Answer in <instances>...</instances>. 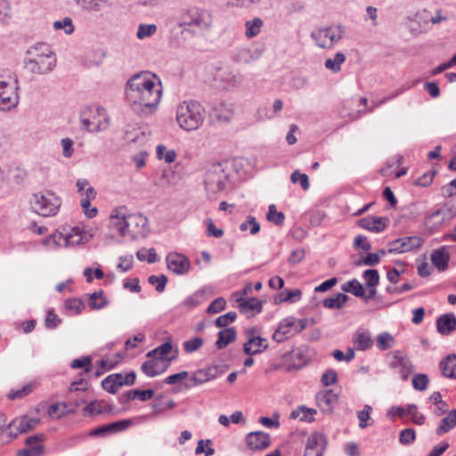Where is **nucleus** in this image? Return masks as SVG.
Instances as JSON below:
<instances>
[{
	"label": "nucleus",
	"mask_w": 456,
	"mask_h": 456,
	"mask_svg": "<svg viewBox=\"0 0 456 456\" xmlns=\"http://www.w3.org/2000/svg\"><path fill=\"white\" fill-rule=\"evenodd\" d=\"M128 234L132 238L137 236L145 237L149 231L148 218L142 214H131L127 216Z\"/></svg>",
	"instance_id": "18"
},
{
	"label": "nucleus",
	"mask_w": 456,
	"mask_h": 456,
	"mask_svg": "<svg viewBox=\"0 0 456 456\" xmlns=\"http://www.w3.org/2000/svg\"><path fill=\"white\" fill-rule=\"evenodd\" d=\"M126 207H121L112 211L110 215L111 225L114 226L122 236L128 234L127 216L125 213Z\"/></svg>",
	"instance_id": "24"
},
{
	"label": "nucleus",
	"mask_w": 456,
	"mask_h": 456,
	"mask_svg": "<svg viewBox=\"0 0 456 456\" xmlns=\"http://www.w3.org/2000/svg\"><path fill=\"white\" fill-rule=\"evenodd\" d=\"M388 218L384 216H366L357 221L358 225L365 230L380 232L386 229L388 224Z\"/></svg>",
	"instance_id": "20"
},
{
	"label": "nucleus",
	"mask_w": 456,
	"mask_h": 456,
	"mask_svg": "<svg viewBox=\"0 0 456 456\" xmlns=\"http://www.w3.org/2000/svg\"><path fill=\"white\" fill-rule=\"evenodd\" d=\"M226 306V301L224 297H217L212 301L207 309V313L213 314L223 311Z\"/></svg>",
	"instance_id": "61"
},
{
	"label": "nucleus",
	"mask_w": 456,
	"mask_h": 456,
	"mask_svg": "<svg viewBox=\"0 0 456 456\" xmlns=\"http://www.w3.org/2000/svg\"><path fill=\"white\" fill-rule=\"evenodd\" d=\"M154 396V390L152 389H134L128 391V397L135 400L139 398L142 402H146Z\"/></svg>",
	"instance_id": "46"
},
{
	"label": "nucleus",
	"mask_w": 456,
	"mask_h": 456,
	"mask_svg": "<svg viewBox=\"0 0 456 456\" xmlns=\"http://www.w3.org/2000/svg\"><path fill=\"white\" fill-rule=\"evenodd\" d=\"M437 330L442 335H449L456 330V317L453 314H444L436 320Z\"/></svg>",
	"instance_id": "26"
},
{
	"label": "nucleus",
	"mask_w": 456,
	"mask_h": 456,
	"mask_svg": "<svg viewBox=\"0 0 456 456\" xmlns=\"http://www.w3.org/2000/svg\"><path fill=\"white\" fill-rule=\"evenodd\" d=\"M51 243L55 246H61L64 244V246L67 247L69 243V237L64 236L61 232H55L45 240V244L50 245Z\"/></svg>",
	"instance_id": "50"
},
{
	"label": "nucleus",
	"mask_w": 456,
	"mask_h": 456,
	"mask_svg": "<svg viewBox=\"0 0 456 456\" xmlns=\"http://www.w3.org/2000/svg\"><path fill=\"white\" fill-rule=\"evenodd\" d=\"M338 397L332 390L320 392L316 395L318 406L323 412L332 413L334 404L338 402Z\"/></svg>",
	"instance_id": "23"
},
{
	"label": "nucleus",
	"mask_w": 456,
	"mask_h": 456,
	"mask_svg": "<svg viewBox=\"0 0 456 456\" xmlns=\"http://www.w3.org/2000/svg\"><path fill=\"white\" fill-rule=\"evenodd\" d=\"M67 310L72 311L75 314H79L85 309L86 305L80 298H68L64 302Z\"/></svg>",
	"instance_id": "43"
},
{
	"label": "nucleus",
	"mask_w": 456,
	"mask_h": 456,
	"mask_svg": "<svg viewBox=\"0 0 456 456\" xmlns=\"http://www.w3.org/2000/svg\"><path fill=\"white\" fill-rule=\"evenodd\" d=\"M262 55V50L258 48L248 49L242 48L238 51L234 59L239 63L248 64L252 61L258 60Z\"/></svg>",
	"instance_id": "29"
},
{
	"label": "nucleus",
	"mask_w": 456,
	"mask_h": 456,
	"mask_svg": "<svg viewBox=\"0 0 456 456\" xmlns=\"http://www.w3.org/2000/svg\"><path fill=\"white\" fill-rule=\"evenodd\" d=\"M226 167L227 163H215L205 173L204 184L209 196L225 190L229 180Z\"/></svg>",
	"instance_id": "5"
},
{
	"label": "nucleus",
	"mask_w": 456,
	"mask_h": 456,
	"mask_svg": "<svg viewBox=\"0 0 456 456\" xmlns=\"http://www.w3.org/2000/svg\"><path fill=\"white\" fill-rule=\"evenodd\" d=\"M44 439L43 434L28 436L25 441L26 447L18 451L17 456H42L45 452Z\"/></svg>",
	"instance_id": "17"
},
{
	"label": "nucleus",
	"mask_w": 456,
	"mask_h": 456,
	"mask_svg": "<svg viewBox=\"0 0 456 456\" xmlns=\"http://www.w3.org/2000/svg\"><path fill=\"white\" fill-rule=\"evenodd\" d=\"M345 30L341 26H328L314 28L311 33V37L318 47L330 49L342 39Z\"/></svg>",
	"instance_id": "8"
},
{
	"label": "nucleus",
	"mask_w": 456,
	"mask_h": 456,
	"mask_svg": "<svg viewBox=\"0 0 456 456\" xmlns=\"http://www.w3.org/2000/svg\"><path fill=\"white\" fill-rule=\"evenodd\" d=\"M61 323V319L54 313L53 310L47 312L45 318V327L49 330H53Z\"/></svg>",
	"instance_id": "64"
},
{
	"label": "nucleus",
	"mask_w": 456,
	"mask_h": 456,
	"mask_svg": "<svg viewBox=\"0 0 456 456\" xmlns=\"http://www.w3.org/2000/svg\"><path fill=\"white\" fill-rule=\"evenodd\" d=\"M157 32V26L155 24H140L136 32L139 39H143L153 36Z\"/></svg>",
	"instance_id": "48"
},
{
	"label": "nucleus",
	"mask_w": 456,
	"mask_h": 456,
	"mask_svg": "<svg viewBox=\"0 0 456 456\" xmlns=\"http://www.w3.org/2000/svg\"><path fill=\"white\" fill-rule=\"evenodd\" d=\"M202 345L203 339L200 337H196L192 339L185 340L183 344V346L185 353L191 354L199 350Z\"/></svg>",
	"instance_id": "51"
},
{
	"label": "nucleus",
	"mask_w": 456,
	"mask_h": 456,
	"mask_svg": "<svg viewBox=\"0 0 456 456\" xmlns=\"http://www.w3.org/2000/svg\"><path fill=\"white\" fill-rule=\"evenodd\" d=\"M305 350L306 349H305L303 347H298L296 350H293L291 352L292 359L293 360H298L300 362H298V363L293 362V363L289 364L287 369H286V370L288 372L300 370L304 366L306 365L308 360H307V358L305 355Z\"/></svg>",
	"instance_id": "34"
},
{
	"label": "nucleus",
	"mask_w": 456,
	"mask_h": 456,
	"mask_svg": "<svg viewBox=\"0 0 456 456\" xmlns=\"http://www.w3.org/2000/svg\"><path fill=\"white\" fill-rule=\"evenodd\" d=\"M236 301L238 303L240 313L247 315L248 318L254 315V314H250L251 312H256L257 314L262 312L263 302L256 297L245 299L242 297H240Z\"/></svg>",
	"instance_id": "22"
},
{
	"label": "nucleus",
	"mask_w": 456,
	"mask_h": 456,
	"mask_svg": "<svg viewBox=\"0 0 456 456\" xmlns=\"http://www.w3.org/2000/svg\"><path fill=\"white\" fill-rule=\"evenodd\" d=\"M346 294L338 292L333 297H327L322 301V305L329 309H340L348 301Z\"/></svg>",
	"instance_id": "33"
},
{
	"label": "nucleus",
	"mask_w": 456,
	"mask_h": 456,
	"mask_svg": "<svg viewBox=\"0 0 456 456\" xmlns=\"http://www.w3.org/2000/svg\"><path fill=\"white\" fill-rule=\"evenodd\" d=\"M442 374L449 379H456V354H449L439 363Z\"/></svg>",
	"instance_id": "30"
},
{
	"label": "nucleus",
	"mask_w": 456,
	"mask_h": 456,
	"mask_svg": "<svg viewBox=\"0 0 456 456\" xmlns=\"http://www.w3.org/2000/svg\"><path fill=\"white\" fill-rule=\"evenodd\" d=\"M94 112L97 116H102L105 114V109L99 106L95 108L94 106H86L80 112V120L83 124V127L90 133L98 132L100 130V121L92 127V126L95 124L94 119L96 117Z\"/></svg>",
	"instance_id": "16"
},
{
	"label": "nucleus",
	"mask_w": 456,
	"mask_h": 456,
	"mask_svg": "<svg viewBox=\"0 0 456 456\" xmlns=\"http://www.w3.org/2000/svg\"><path fill=\"white\" fill-rule=\"evenodd\" d=\"M38 423L39 419L22 416L21 418L12 420L7 426L5 432H7L11 438H16L19 434L34 429Z\"/></svg>",
	"instance_id": "12"
},
{
	"label": "nucleus",
	"mask_w": 456,
	"mask_h": 456,
	"mask_svg": "<svg viewBox=\"0 0 456 456\" xmlns=\"http://www.w3.org/2000/svg\"><path fill=\"white\" fill-rule=\"evenodd\" d=\"M237 338V331L234 327L226 328L217 333L216 346L217 349H224L229 344L234 342Z\"/></svg>",
	"instance_id": "28"
},
{
	"label": "nucleus",
	"mask_w": 456,
	"mask_h": 456,
	"mask_svg": "<svg viewBox=\"0 0 456 456\" xmlns=\"http://www.w3.org/2000/svg\"><path fill=\"white\" fill-rule=\"evenodd\" d=\"M148 282L151 285L156 284V290L158 292H162L165 290L166 285L167 283V277L165 274L151 275L148 278Z\"/></svg>",
	"instance_id": "55"
},
{
	"label": "nucleus",
	"mask_w": 456,
	"mask_h": 456,
	"mask_svg": "<svg viewBox=\"0 0 456 456\" xmlns=\"http://www.w3.org/2000/svg\"><path fill=\"white\" fill-rule=\"evenodd\" d=\"M53 28L56 30L64 28L67 35H70L74 32V26L72 20L69 17H65L62 20H56L53 23Z\"/></svg>",
	"instance_id": "58"
},
{
	"label": "nucleus",
	"mask_w": 456,
	"mask_h": 456,
	"mask_svg": "<svg viewBox=\"0 0 456 456\" xmlns=\"http://www.w3.org/2000/svg\"><path fill=\"white\" fill-rule=\"evenodd\" d=\"M328 444V439L322 433H313L306 441L304 456H322Z\"/></svg>",
	"instance_id": "15"
},
{
	"label": "nucleus",
	"mask_w": 456,
	"mask_h": 456,
	"mask_svg": "<svg viewBox=\"0 0 456 456\" xmlns=\"http://www.w3.org/2000/svg\"><path fill=\"white\" fill-rule=\"evenodd\" d=\"M432 264L439 270L444 271L448 268L450 255L447 252L446 247L442 246L435 249L431 254Z\"/></svg>",
	"instance_id": "27"
},
{
	"label": "nucleus",
	"mask_w": 456,
	"mask_h": 456,
	"mask_svg": "<svg viewBox=\"0 0 456 456\" xmlns=\"http://www.w3.org/2000/svg\"><path fill=\"white\" fill-rule=\"evenodd\" d=\"M407 414L411 416V419L415 424L423 425L425 423V416L417 411V406L415 404L408 405Z\"/></svg>",
	"instance_id": "63"
},
{
	"label": "nucleus",
	"mask_w": 456,
	"mask_h": 456,
	"mask_svg": "<svg viewBox=\"0 0 456 456\" xmlns=\"http://www.w3.org/2000/svg\"><path fill=\"white\" fill-rule=\"evenodd\" d=\"M28 57L24 62L26 67L33 73L44 75L51 72L56 66L55 54L45 44H40L28 51Z\"/></svg>",
	"instance_id": "3"
},
{
	"label": "nucleus",
	"mask_w": 456,
	"mask_h": 456,
	"mask_svg": "<svg viewBox=\"0 0 456 456\" xmlns=\"http://www.w3.org/2000/svg\"><path fill=\"white\" fill-rule=\"evenodd\" d=\"M264 25V21L260 18H254L251 20H248L246 26V36L248 38H252L260 33L261 28Z\"/></svg>",
	"instance_id": "41"
},
{
	"label": "nucleus",
	"mask_w": 456,
	"mask_h": 456,
	"mask_svg": "<svg viewBox=\"0 0 456 456\" xmlns=\"http://www.w3.org/2000/svg\"><path fill=\"white\" fill-rule=\"evenodd\" d=\"M341 289L346 293H351L357 297H365V290L362 283L356 280H351L341 286Z\"/></svg>",
	"instance_id": "36"
},
{
	"label": "nucleus",
	"mask_w": 456,
	"mask_h": 456,
	"mask_svg": "<svg viewBox=\"0 0 456 456\" xmlns=\"http://www.w3.org/2000/svg\"><path fill=\"white\" fill-rule=\"evenodd\" d=\"M157 156L159 159H165L167 163L175 161L176 153L175 151H167L166 147L162 144L157 146Z\"/></svg>",
	"instance_id": "52"
},
{
	"label": "nucleus",
	"mask_w": 456,
	"mask_h": 456,
	"mask_svg": "<svg viewBox=\"0 0 456 456\" xmlns=\"http://www.w3.org/2000/svg\"><path fill=\"white\" fill-rule=\"evenodd\" d=\"M367 287H377L379 282V274L376 269L365 270L362 273Z\"/></svg>",
	"instance_id": "45"
},
{
	"label": "nucleus",
	"mask_w": 456,
	"mask_h": 456,
	"mask_svg": "<svg viewBox=\"0 0 456 456\" xmlns=\"http://www.w3.org/2000/svg\"><path fill=\"white\" fill-rule=\"evenodd\" d=\"M212 22V15L208 10L194 7L183 12L177 25L183 41L179 44H184L187 38L204 35Z\"/></svg>",
	"instance_id": "2"
},
{
	"label": "nucleus",
	"mask_w": 456,
	"mask_h": 456,
	"mask_svg": "<svg viewBox=\"0 0 456 456\" xmlns=\"http://www.w3.org/2000/svg\"><path fill=\"white\" fill-rule=\"evenodd\" d=\"M456 427V410L453 409L448 411L446 417L443 418L436 428V433L437 436H442L448 433Z\"/></svg>",
	"instance_id": "31"
},
{
	"label": "nucleus",
	"mask_w": 456,
	"mask_h": 456,
	"mask_svg": "<svg viewBox=\"0 0 456 456\" xmlns=\"http://www.w3.org/2000/svg\"><path fill=\"white\" fill-rule=\"evenodd\" d=\"M88 305L91 309L100 310L108 305V299L103 296L102 290L94 291L89 295Z\"/></svg>",
	"instance_id": "38"
},
{
	"label": "nucleus",
	"mask_w": 456,
	"mask_h": 456,
	"mask_svg": "<svg viewBox=\"0 0 456 456\" xmlns=\"http://www.w3.org/2000/svg\"><path fill=\"white\" fill-rule=\"evenodd\" d=\"M300 297H301L300 289H294V290L287 289V290L280 293V295L274 298V303L276 305H278V304H281V303L287 302V301H293L294 297H297L298 299Z\"/></svg>",
	"instance_id": "44"
},
{
	"label": "nucleus",
	"mask_w": 456,
	"mask_h": 456,
	"mask_svg": "<svg viewBox=\"0 0 456 456\" xmlns=\"http://www.w3.org/2000/svg\"><path fill=\"white\" fill-rule=\"evenodd\" d=\"M77 4L89 11H99L108 0H76Z\"/></svg>",
	"instance_id": "53"
},
{
	"label": "nucleus",
	"mask_w": 456,
	"mask_h": 456,
	"mask_svg": "<svg viewBox=\"0 0 456 456\" xmlns=\"http://www.w3.org/2000/svg\"><path fill=\"white\" fill-rule=\"evenodd\" d=\"M35 212L42 216H51L57 214L61 201L52 191L39 192L33 195L31 201Z\"/></svg>",
	"instance_id": "7"
},
{
	"label": "nucleus",
	"mask_w": 456,
	"mask_h": 456,
	"mask_svg": "<svg viewBox=\"0 0 456 456\" xmlns=\"http://www.w3.org/2000/svg\"><path fill=\"white\" fill-rule=\"evenodd\" d=\"M237 318V314L235 312H228L225 314H223L216 318L215 324L218 328H224L230 322H233Z\"/></svg>",
	"instance_id": "59"
},
{
	"label": "nucleus",
	"mask_w": 456,
	"mask_h": 456,
	"mask_svg": "<svg viewBox=\"0 0 456 456\" xmlns=\"http://www.w3.org/2000/svg\"><path fill=\"white\" fill-rule=\"evenodd\" d=\"M345 61L346 55L342 53H337L333 59L329 58L325 61L324 66L333 73H338L341 69L340 65L345 62Z\"/></svg>",
	"instance_id": "40"
},
{
	"label": "nucleus",
	"mask_w": 456,
	"mask_h": 456,
	"mask_svg": "<svg viewBox=\"0 0 456 456\" xmlns=\"http://www.w3.org/2000/svg\"><path fill=\"white\" fill-rule=\"evenodd\" d=\"M416 439V434L413 428L403 429L399 436V441L402 444H411Z\"/></svg>",
	"instance_id": "62"
},
{
	"label": "nucleus",
	"mask_w": 456,
	"mask_h": 456,
	"mask_svg": "<svg viewBox=\"0 0 456 456\" xmlns=\"http://www.w3.org/2000/svg\"><path fill=\"white\" fill-rule=\"evenodd\" d=\"M266 219L269 222L273 223L275 225L281 226L284 223L285 215L282 212H278L276 206L272 204L268 208Z\"/></svg>",
	"instance_id": "42"
},
{
	"label": "nucleus",
	"mask_w": 456,
	"mask_h": 456,
	"mask_svg": "<svg viewBox=\"0 0 456 456\" xmlns=\"http://www.w3.org/2000/svg\"><path fill=\"white\" fill-rule=\"evenodd\" d=\"M173 346L172 341L168 340L151 350L146 354L148 358H157L159 360L167 362V358L169 357L168 354L172 351Z\"/></svg>",
	"instance_id": "32"
},
{
	"label": "nucleus",
	"mask_w": 456,
	"mask_h": 456,
	"mask_svg": "<svg viewBox=\"0 0 456 456\" xmlns=\"http://www.w3.org/2000/svg\"><path fill=\"white\" fill-rule=\"evenodd\" d=\"M91 364H92V357L91 356H84L82 358L74 359L70 363V367L72 369H82L83 368L85 372H89L91 370Z\"/></svg>",
	"instance_id": "49"
},
{
	"label": "nucleus",
	"mask_w": 456,
	"mask_h": 456,
	"mask_svg": "<svg viewBox=\"0 0 456 456\" xmlns=\"http://www.w3.org/2000/svg\"><path fill=\"white\" fill-rule=\"evenodd\" d=\"M19 80L17 77L7 78L0 75V110L8 111L17 107L20 97L18 94Z\"/></svg>",
	"instance_id": "6"
},
{
	"label": "nucleus",
	"mask_w": 456,
	"mask_h": 456,
	"mask_svg": "<svg viewBox=\"0 0 456 456\" xmlns=\"http://www.w3.org/2000/svg\"><path fill=\"white\" fill-rule=\"evenodd\" d=\"M423 242V239L417 235L399 238L388 242L387 252L389 254H403L420 248Z\"/></svg>",
	"instance_id": "10"
},
{
	"label": "nucleus",
	"mask_w": 456,
	"mask_h": 456,
	"mask_svg": "<svg viewBox=\"0 0 456 456\" xmlns=\"http://www.w3.org/2000/svg\"><path fill=\"white\" fill-rule=\"evenodd\" d=\"M219 376L218 366H208L192 372L189 382L184 383V388L189 389L193 386L205 384Z\"/></svg>",
	"instance_id": "13"
},
{
	"label": "nucleus",
	"mask_w": 456,
	"mask_h": 456,
	"mask_svg": "<svg viewBox=\"0 0 456 456\" xmlns=\"http://www.w3.org/2000/svg\"><path fill=\"white\" fill-rule=\"evenodd\" d=\"M166 261L168 270L178 275L186 274L191 269L190 259L181 253H168Z\"/></svg>",
	"instance_id": "14"
},
{
	"label": "nucleus",
	"mask_w": 456,
	"mask_h": 456,
	"mask_svg": "<svg viewBox=\"0 0 456 456\" xmlns=\"http://www.w3.org/2000/svg\"><path fill=\"white\" fill-rule=\"evenodd\" d=\"M102 401H93L89 403L83 410L84 415H98L103 413L104 410L102 408Z\"/></svg>",
	"instance_id": "54"
},
{
	"label": "nucleus",
	"mask_w": 456,
	"mask_h": 456,
	"mask_svg": "<svg viewBox=\"0 0 456 456\" xmlns=\"http://www.w3.org/2000/svg\"><path fill=\"white\" fill-rule=\"evenodd\" d=\"M294 326H296V318L294 316L283 319L273 335V340L281 343L297 334Z\"/></svg>",
	"instance_id": "19"
},
{
	"label": "nucleus",
	"mask_w": 456,
	"mask_h": 456,
	"mask_svg": "<svg viewBox=\"0 0 456 456\" xmlns=\"http://www.w3.org/2000/svg\"><path fill=\"white\" fill-rule=\"evenodd\" d=\"M429 383V379L427 374L418 373L413 376L412 387L415 390L424 391Z\"/></svg>",
	"instance_id": "47"
},
{
	"label": "nucleus",
	"mask_w": 456,
	"mask_h": 456,
	"mask_svg": "<svg viewBox=\"0 0 456 456\" xmlns=\"http://www.w3.org/2000/svg\"><path fill=\"white\" fill-rule=\"evenodd\" d=\"M376 343L380 351H386L395 346V339L389 332L384 331L377 336Z\"/></svg>",
	"instance_id": "37"
},
{
	"label": "nucleus",
	"mask_w": 456,
	"mask_h": 456,
	"mask_svg": "<svg viewBox=\"0 0 456 456\" xmlns=\"http://www.w3.org/2000/svg\"><path fill=\"white\" fill-rule=\"evenodd\" d=\"M125 94L131 110L147 117L157 110L160 102V83L157 84L149 73L135 74L126 82Z\"/></svg>",
	"instance_id": "1"
},
{
	"label": "nucleus",
	"mask_w": 456,
	"mask_h": 456,
	"mask_svg": "<svg viewBox=\"0 0 456 456\" xmlns=\"http://www.w3.org/2000/svg\"><path fill=\"white\" fill-rule=\"evenodd\" d=\"M69 410H67V404L65 403H56L50 406L48 413L50 416L61 418L69 413Z\"/></svg>",
	"instance_id": "57"
},
{
	"label": "nucleus",
	"mask_w": 456,
	"mask_h": 456,
	"mask_svg": "<svg viewBox=\"0 0 456 456\" xmlns=\"http://www.w3.org/2000/svg\"><path fill=\"white\" fill-rule=\"evenodd\" d=\"M176 120L183 130H196L205 120V109L197 101H184L177 107Z\"/></svg>",
	"instance_id": "4"
},
{
	"label": "nucleus",
	"mask_w": 456,
	"mask_h": 456,
	"mask_svg": "<svg viewBox=\"0 0 456 456\" xmlns=\"http://www.w3.org/2000/svg\"><path fill=\"white\" fill-rule=\"evenodd\" d=\"M177 354H178V350L175 349V354L172 355L171 357H167V362L159 360L156 357L151 358L150 360L145 361L142 364L141 370L147 377L153 378V377L159 376V375L164 373L167 370L170 362H173L176 358Z\"/></svg>",
	"instance_id": "11"
},
{
	"label": "nucleus",
	"mask_w": 456,
	"mask_h": 456,
	"mask_svg": "<svg viewBox=\"0 0 456 456\" xmlns=\"http://www.w3.org/2000/svg\"><path fill=\"white\" fill-rule=\"evenodd\" d=\"M354 344L357 350L370 349L373 345V340L369 332H357L354 337Z\"/></svg>",
	"instance_id": "35"
},
{
	"label": "nucleus",
	"mask_w": 456,
	"mask_h": 456,
	"mask_svg": "<svg viewBox=\"0 0 456 456\" xmlns=\"http://www.w3.org/2000/svg\"><path fill=\"white\" fill-rule=\"evenodd\" d=\"M136 256L140 261H148L150 264L157 261V254L154 248H142L137 251Z\"/></svg>",
	"instance_id": "56"
},
{
	"label": "nucleus",
	"mask_w": 456,
	"mask_h": 456,
	"mask_svg": "<svg viewBox=\"0 0 456 456\" xmlns=\"http://www.w3.org/2000/svg\"><path fill=\"white\" fill-rule=\"evenodd\" d=\"M213 113L219 122L228 124L234 115V107L232 103L221 102L213 108Z\"/></svg>",
	"instance_id": "25"
},
{
	"label": "nucleus",
	"mask_w": 456,
	"mask_h": 456,
	"mask_svg": "<svg viewBox=\"0 0 456 456\" xmlns=\"http://www.w3.org/2000/svg\"><path fill=\"white\" fill-rule=\"evenodd\" d=\"M248 446L253 451L267 448L271 444V437L262 431L251 432L246 436Z\"/></svg>",
	"instance_id": "21"
},
{
	"label": "nucleus",
	"mask_w": 456,
	"mask_h": 456,
	"mask_svg": "<svg viewBox=\"0 0 456 456\" xmlns=\"http://www.w3.org/2000/svg\"><path fill=\"white\" fill-rule=\"evenodd\" d=\"M389 358L388 365L391 369L401 367L406 361L409 360L407 355L401 350H395L387 354Z\"/></svg>",
	"instance_id": "39"
},
{
	"label": "nucleus",
	"mask_w": 456,
	"mask_h": 456,
	"mask_svg": "<svg viewBox=\"0 0 456 456\" xmlns=\"http://www.w3.org/2000/svg\"><path fill=\"white\" fill-rule=\"evenodd\" d=\"M290 180L292 183L299 182L303 190L306 191L310 187L308 176L305 174H301L298 170H295L291 175Z\"/></svg>",
	"instance_id": "60"
},
{
	"label": "nucleus",
	"mask_w": 456,
	"mask_h": 456,
	"mask_svg": "<svg viewBox=\"0 0 456 456\" xmlns=\"http://www.w3.org/2000/svg\"><path fill=\"white\" fill-rule=\"evenodd\" d=\"M455 216L451 208L444 205L432 213L428 214L424 219L425 226L431 233L437 232L444 225L449 224Z\"/></svg>",
	"instance_id": "9"
}]
</instances>
